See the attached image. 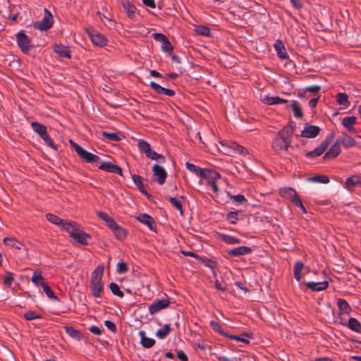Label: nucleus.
Here are the masks:
<instances>
[{"label": "nucleus", "instance_id": "obj_20", "mask_svg": "<svg viewBox=\"0 0 361 361\" xmlns=\"http://www.w3.org/2000/svg\"><path fill=\"white\" fill-rule=\"evenodd\" d=\"M252 247L247 246H240L233 249L228 250L227 253L231 257H240L252 253Z\"/></svg>", "mask_w": 361, "mask_h": 361}, {"label": "nucleus", "instance_id": "obj_38", "mask_svg": "<svg viewBox=\"0 0 361 361\" xmlns=\"http://www.w3.org/2000/svg\"><path fill=\"white\" fill-rule=\"evenodd\" d=\"M213 172L216 173V175H217V176H215V174H213L212 176H211L210 177H207V179H208V185L211 186L212 188V190L214 192L216 193L219 192V188H218V185L216 184V180L219 178H220L221 177V175L219 172L216 171L215 170L213 169Z\"/></svg>", "mask_w": 361, "mask_h": 361}, {"label": "nucleus", "instance_id": "obj_59", "mask_svg": "<svg viewBox=\"0 0 361 361\" xmlns=\"http://www.w3.org/2000/svg\"><path fill=\"white\" fill-rule=\"evenodd\" d=\"M13 275V274L12 272L8 271L6 272V276L4 278V284L8 288L11 286L12 283L14 281Z\"/></svg>", "mask_w": 361, "mask_h": 361}, {"label": "nucleus", "instance_id": "obj_48", "mask_svg": "<svg viewBox=\"0 0 361 361\" xmlns=\"http://www.w3.org/2000/svg\"><path fill=\"white\" fill-rule=\"evenodd\" d=\"M104 269V265H98L92 273L90 280H102Z\"/></svg>", "mask_w": 361, "mask_h": 361}, {"label": "nucleus", "instance_id": "obj_41", "mask_svg": "<svg viewBox=\"0 0 361 361\" xmlns=\"http://www.w3.org/2000/svg\"><path fill=\"white\" fill-rule=\"evenodd\" d=\"M171 324H166L164 325L163 328L159 329L156 332V336L159 339L165 338L171 332Z\"/></svg>", "mask_w": 361, "mask_h": 361}, {"label": "nucleus", "instance_id": "obj_64", "mask_svg": "<svg viewBox=\"0 0 361 361\" xmlns=\"http://www.w3.org/2000/svg\"><path fill=\"white\" fill-rule=\"evenodd\" d=\"M104 325L111 332L115 334L117 331V327L113 322L110 320H106L104 321Z\"/></svg>", "mask_w": 361, "mask_h": 361}, {"label": "nucleus", "instance_id": "obj_46", "mask_svg": "<svg viewBox=\"0 0 361 361\" xmlns=\"http://www.w3.org/2000/svg\"><path fill=\"white\" fill-rule=\"evenodd\" d=\"M291 109L296 118H302L303 112L299 102L296 100L292 101Z\"/></svg>", "mask_w": 361, "mask_h": 361}, {"label": "nucleus", "instance_id": "obj_8", "mask_svg": "<svg viewBox=\"0 0 361 361\" xmlns=\"http://www.w3.org/2000/svg\"><path fill=\"white\" fill-rule=\"evenodd\" d=\"M152 181L158 183L159 185H163L167 177V172L164 168L158 164H154L152 169Z\"/></svg>", "mask_w": 361, "mask_h": 361}, {"label": "nucleus", "instance_id": "obj_31", "mask_svg": "<svg viewBox=\"0 0 361 361\" xmlns=\"http://www.w3.org/2000/svg\"><path fill=\"white\" fill-rule=\"evenodd\" d=\"M183 196H180V198L177 197H166V200L170 202V203L179 212L181 216L184 215V209L183 206Z\"/></svg>", "mask_w": 361, "mask_h": 361}, {"label": "nucleus", "instance_id": "obj_30", "mask_svg": "<svg viewBox=\"0 0 361 361\" xmlns=\"http://www.w3.org/2000/svg\"><path fill=\"white\" fill-rule=\"evenodd\" d=\"M139 335L140 336V343L143 348H150L154 345L155 340L146 336L145 331H140Z\"/></svg>", "mask_w": 361, "mask_h": 361}, {"label": "nucleus", "instance_id": "obj_25", "mask_svg": "<svg viewBox=\"0 0 361 361\" xmlns=\"http://www.w3.org/2000/svg\"><path fill=\"white\" fill-rule=\"evenodd\" d=\"M277 56L281 59H288V55L286 52L285 46L282 40L277 39L274 44Z\"/></svg>", "mask_w": 361, "mask_h": 361}, {"label": "nucleus", "instance_id": "obj_60", "mask_svg": "<svg viewBox=\"0 0 361 361\" xmlns=\"http://www.w3.org/2000/svg\"><path fill=\"white\" fill-rule=\"evenodd\" d=\"M128 271V265L126 262L121 261L116 265V271L119 274H125Z\"/></svg>", "mask_w": 361, "mask_h": 361}, {"label": "nucleus", "instance_id": "obj_29", "mask_svg": "<svg viewBox=\"0 0 361 361\" xmlns=\"http://www.w3.org/2000/svg\"><path fill=\"white\" fill-rule=\"evenodd\" d=\"M218 236L221 241L228 245L240 244L242 243L240 238L228 234L219 233H218Z\"/></svg>", "mask_w": 361, "mask_h": 361}, {"label": "nucleus", "instance_id": "obj_16", "mask_svg": "<svg viewBox=\"0 0 361 361\" xmlns=\"http://www.w3.org/2000/svg\"><path fill=\"white\" fill-rule=\"evenodd\" d=\"M90 288L94 298H101L104 289L102 280H90Z\"/></svg>", "mask_w": 361, "mask_h": 361}, {"label": "nucleus", "instance_id": "obj_40", "mask_svg": "<svg viewBox=\"0 0 361 361\" xmlns=\"http://www.w3.org/2000/svg\"><path fill=\"white\" fill-rule=\"evenodd\" d=\"M209 326L214 332L218 333L219 334L226 338H228L229 334L223 330L221 325L219 322L215 321H211L209 322Z\"/></svg>", "mask_w": 361, "mask_h": 361}, {"label": "nucleus", "instance_id": "obj_32", "mask_svg": "<svg viewBox=\"0 0 361 361\" xmlns=\"http://www.w3.org/2000/svg\"><path fill=\"white\" fill-rule=\"evenodd\" d=\"M280 194L283 197L289 199L292 202H293L295 199L298 197L297 192L293 188L281 189L280 190Z\"/></svg>", "mask_w": 361, "mask_h": 361}, {"label": "nucleus", "instance_id": "obj_13", "mask_svg": "<svg viewBox=\"0 0 361 361\" xmlns=\"http://www.w3.org/2000/svg\"><path fill=\"white\" fill-rule=\"evenodd\" d=\"M78 152H77V154L86 163H97L101 160L99 156L87 152L82 147L81 149L78 148Z\"/></svg>", "mask_w": 361, "mask_h": 361}, {"label": "nucleus", "instance_id": "obj_27", "mask_svg": "<svg viewBox=\"0 0 361 361\" xmlns=\"http://www.w3.org/2000/svg\"><path fill=\"white\" fill-rule=\"evenodd\" d=\"M54 51L58 54L59 57L71 59V54L68 47H64L62 44H55L53 47Z\"/></svg>", "mask_w": 361, "mask_h": 361}, {"label": "nucleus", "instance_id": "obj_2", "mask_svg": "<svg viewBox=\"0 0 361 361\" xmlns=\"http://www.w3.org/2000/svg\"><path fill=\"white\" fill-rule=\"evenodd\" d=\"M30 125L32 130L40 137V138L47 146L50 147L56 151L59 150V145L55 144L53 140L49 135L46 126L35 121L32 122Z\"/></svg>", "mask_w": 361, "mask_h": 361}, {"label": "nucleus", "instance_id": "obj_7", "mask_svg": "<svg viewBox=\"0 0 361 361\" xmlns=\"http://www.w3.org/2000/svg\"><path fill=\"white\" fill-rule=\"evenodd\" d=\"M185 166L188 170L204 179L207 178V177H210L213 174H216L213 172V169H202L188 161L185 163ZM215 176H217V175H215Z\"/></svg>", "mask_w": 361, "mask_h": 361}, {"label": "nucleus", "instance_id": "obj_18", "mask_svg": "<svg viewBox=\"0 0 361 361\" xmlns=\"http://www.w3.org/2000/svg\"><path fill=\"white\" fill-rule=\"evenodd\" d=\"M341 152L340 143L336 140L330 149L323 156L324 160L333 159L338 157Z\"/></svg>", "mask_w": 361, "mask_h": 361}, {"label": "nucleus", "instance_id": "obj_44", "mask_svg": "<svg viewBox=\"0 0 361 361\" xmlns=\"http://www.w3.org/2000/svg\"><path fill=\"white\" fill-rule=\"evenodd\" d=\"M102 135L109 140L116 142L121 140L123 137L120 133H108L106 131H102Z\"/></svg>", "mask_w": 361, "mask_h": 361}, {"label": "nucleus", "instance_id": "obj_58", "mask_svg": "<svg viewBox=\"0 0 361 361\" xmlns=\"http://www.w3.org/2000/svg\"><path fill=\"white\" fill-rule=\"evenodd\" d=\"M231 147L239 154H247L248 153L247 149L245 147L236 142H233Z\"/></svg>", "mask_w": 361, "mask_h": 361}, {"label": "nucleus", "instance_id": "obj_35", "mask_svg": "<svg viewBox=\"0 0 361 361\" xmlns=\"http://www.w3.org/2000/svg\"><path fill=\"white\" fill-rule=\"evenodd\" d=\"M345 188L361 186V176L355 175L347 178L345 181Z\"/></svg>", "mask_w": 361, "mask_h": 361}, {"label": "nucleus", "instance_id": "obj_23", "mask_svg": "<svg viewBox=\"0 0 361 361\" xmlns=\"http://www.w3.org/2000/svg\"><path fill=\"white\" fill-rule=\"evenodd\" d=\"M306 287L314 292H319L326 290L329 286V282L324 281L322 282L310 281L305 283Z\"/></svg>", "mask_w": 361, "mask_h": 361}, {"label": "nucleus", "instance_id": "obj_61", "mask_svg": "<svg viewBox=\"0 0 361 361\" xmlns=\"http://www.w3.org/2000/svg\"><path fill=\"white\" fill-rule=\"evenodd\" d=\"M24 318L28 321L40 319L42 317L39 314H37L34 311H28L24 314Z\"/></svg>", "mask_w": 361, "mask_h": 361}, {"label": "nucleus", "instance_id": "obj_62", "mask_svg": "<svg viewBox=\"0 0 361 361\" xmlns=\"http://www.w3.org/2000/svg\"><path fill=\"white\" fill-rule=\"evenodd\" d=\"M202 259V262L204 264V265L207 267H209L212 269H214V268L217 265V262L213 259L205 258V259Z\"/></svg>", "mask_w": 361, "mask_h": 361}, {"label": "nucleus", "instance_id": "obj_3", "mask_svg": "<svg viewBox=\"0 0 361 361\" xmlns=\"http://www.w3.org/2000/svg\"><path fill=\"white\" fill-rule=\"evenodd\" d=\"M334 137V133L332 132L329 135L320 145L312 151L305 153V157L308 159H314L315 157L321 156L328 148L330 143L332 142Z\"/></svg>", "mask_w": 361, "mask_h": 361}, {"label": "nucleus", "instance_id": "obj_55", "mask_svg": "<svg viewBox=\"0 0 361 361\" xmlns=\"http://www.w3.org/2000/svg\"><path fill=\"white\" fill-rule=\"evenodd\" d=\"M42 287L43 288L44 292L46 293L47 296L49 298L52 299L57 302L60 301L59 297L55 295L54 293L52 291V290L51 289V288L48 286V284L47 283H43Z\"/></svg>", "mask_w": 361, "mask_h": 361}, {"label": "nucleus", "instance_id": "obj_47", "mask_svg": "<svg viewBox=\"0 0 361 361\" xmlns=\"http://www.w3.org/2000/svg\"><path fill=\"white\" fill-rule=\"evenodd\" d=\"M61 228L67 231L69 233V235L71 236V232L72 229H76L78 227V224L75 221H67L63 219V222L59 226Z\"/></svg>", "mask_w": 361, "mask_h": 361}, {"label": "nucleus", "instance_id": "obj_19", "mask_svg": "<svg viewBox=\"0 0 361 361\" xmlns=\"http://www.w3.org/2000/svg\"><path fill=\"white\" fill-rule=\"evenodd\" d=\"M140 223L146 225L150 231H156V225L154 219L147 214H141L136 217Z\"/></svg>", "mask_w": 361, "mask_h": 361}, {"label": "nucleus", "instance_id": "obj_56", "mask_svg": "<svg viewBox=\"0 0 361 361\" xmlns=\"http://www.w3.org/2000/svg\"><path fill=\"white\" fill-rule=\"evenodd\" d=\"M46 219L50 223H51L53 224H55V225H57V226H60L61 224L63 222V219H61L57 215L54 214H51V213H49V214H46Z\"/></svg>", "mask_w": 361, "mask_h": 361}, {"label": "nucleus", "instance_id": "obj_12", "mask_svg": "<svg viewBox=\"0 0 361 361\" xmlns=\"http://www.w3.org/2000/svg\"><path fill=\"white\" fill-rule=\"evenodd\" d=\"M109 228L113 232L115 238L119 241H123L128 234V230L117 224L116 221Z\"/></svg>", "mask_w": 361, "mask_h": 361}, {"label": "nucleus", "instance_id": "obj_24", "mask_svg": "<svg viewBox=\"0 0 361 361\" xmlns=\"http://www.w3.org/2000/svg\"><path fill=\"white\" fill-rule=\"evenodd\" d=\"M342 326H348L350 330L360 333L361 332V323L355 318L350 317L348 321L346 322H338Z\"/></svg>", "mask_w": 361, "mask_h": 361}, {"label": "nucleus", "instance_id": "obj_10", "mask_svg": "<svg viewBox=\"0 0 361 361\" xmlns=\"http://www.w3.org/2000/svg\"><path fill=\"white\" fill-rule=\"evenodd\" d=\"M71 237L82 245H87L89 244L88 239L92 238L90 234L80 229L78 227L76 229H72Z\"/></svg>", "mask_w": 361, "mask_h": 361}, {"label": "nucleus", "instance_id": "obj_39", "mask_svg": "<svg viewBox=\"0 0 361 361\" xmlns=\"http://www.w3.org/2000/svg\"><path fill=\"white\" fill-rule=\"evenodd\" d=\"M336 98L338 104L341 105L345 108H348L350 105L348 100V95L345 92H338L336 94Z\"/></svg>", "mask_w": 361, "mask_h": 361}, {"label": "nucleus", "instance_id": "obj_33", "mask_svg": "<svg viewBox=\"0 0 361 361\" xmlns=\"http://www.w3.org/2000/svg\"><path fill=\"white\" fill-rule=\"evenodd\" d=\"M64 329L66 333L71 338L77 340L81 341L82 339V334L80 331L75 329L71 326H64Z\"/></svg>", "mask_w": 361, "mask_h": 361}, {"label": "nucleus", "instance_id": "obj_51", "mask_svg": "<svg viewBox=\"0 0 361 361\" xmlns=\"http://www.w3.org/2000/svg\"><path fill=\"white\" fill-rule=\"evenodd\" d=\"M98 216L105 221L106 226L109 227L111 225H113V224L116 221L114 218L110 216L107 213L104 212L99 211L97 212Z\"/></svg>", "mask_w": 361, "mask_h": 361}, {"label": "nucleus", "instance_id": "obj_1", "mask_svg": "<svg viewBox=\"0 0 361 361\" xmlns=\"http://www.w3.org/2000/svg\"><path fill=\"white\" fill-rule=\"evenodd\" d=\"M291 132L286 129H281L272 142V148L276 152L287 150L291 143Z\"/></svg>", "mask_w": 361, "mask_h": 361}, {"label": "nucleus", "instance_id": "obj_15", "mask_svg": "<svg viewBox=\"0 0 361 361\" xmlns=\"http://www.w3.org/2000/svg\"><path fill=\"white\" fill-rule=\"evenodd\" d=\"M99 169L100 170L111 173H116L119 176H123V170L122 169L116 164H112L110 161H104L99 165Z\"/></svg>", "mask_w": 361, "mask_h": 361}, {"label": "nucleus", "instance_id": "obj_4", "mask_svg": "<svg viewBox=\"0 0 361 361\" xmlns=\"http://www.w3.org/2000/svg\"><path fill=\"white\" fill-rule=\"evenodd\" d=\"M85 30L94 45L100 47H104L107 45L108 39L106 37L94 30V27H86Z\"/></svg>", "mask_w": 361, "mask_h": 361}, {"label": "nucleus", "instance_id": "obj_11", "mask_svg": "<svg viewBox=\"0 0 361 361\" xmlns=\"http://www.w3.org/2000/svg\"><path fill=\"white\" fill-rule=\"evenodd\" d=\"M152 36L156 41L161 42V49L164 51L167 54H171V52L173 51V47L165 35L162 33L154 32L152 35Z\"/></svg>", "mask_w": 361, "mask_h": 361}, {"label": "nucleus", "instance_id": "obj_34", "mask_svg": "<svg viewBox=\"0 0 361 361\" xmlns=\"http://www.w3.org/2000/svg\"><path fill=\"white\" fill-rule=\"evenodd\" d=\"M3 242L8 246L13 247L16 250H20L24 246L23 243L18 241L14 238L6 237L3 239Z\"/></svg>", "mask_w": 361, "mask_h": 361}, {"label": "nucleus", "instance_id": "obj_6", "mask_svg": "<svg viewBox=\"0 0 361 361\" xmlns=\"http://www.w3.org/2000/svg\"><path fill=\"white\" fill-rule=\"evenodd\" d=\"M44 18L40 21H35L33 23V27L35 29L41 31H47L52 27L54 19L51 12L47 9L44 10Z\"/></svg>", "mask_w": 361, "mask_h": 361}, {"label": "nucleus", "instance_id": "obj_43", "mask_svg": "<svg viewBox=\"0 0 361 361\" xmlns=\"http://www.w3.org/2000/svg\"><path fill=\"white\" fill-rule=\"evenodd\" d=\"M304 268V264L302 262L298 261L295 262L293 268V276L296 281H300L302 278L301 271Z\"/></svg>", "mask_w": 361, "mask_h": 361}, {"label": "nucleus", "instance_id": "obj_22", "mask_svg": "<svg viewBox=\"0 0 361 361\" xmlns=\"http://www.w3.org/2000/svg\"><path fill=\"white\" fill-rule=\"evenodd\" d=\"M150 87L155 91L157 94H164L169 97H173L176 94L174 90L171 89L165 88L155 82H150Z\"/></svg>", "mask_w": 361, "mask_h": 361}, {"label": "nucleus", "instance_id": "obj_37", "mask_svg": "<svg viewBox=\"0 0 361 361\" xmlns=\"http://www.w3.org/2000/svg\"><path fill=\"white\" fill-rule=\"evenodd\" d=\"M356 117L353 116L345 117L343 118L342 125L349 131L355 132V129L353 127V125L356 123Z\"/></svg>", "mask_w": 361, "mask_h": 361}, {"label": "nucleus", "instance_id": "obj_9", "mask_svg": "<svg viewBox=\"0 0 361 361\" xmlns=\"http://www.w3.org/2000/svg\"><path fill=\"white\" fill-rule=\"evenodd\" d=\"M170 300L168 298H161L154 300L149 305V312L154 315L162 310L167 308L170 305Z\"/></svg>", "mask_w": 361, "mask_h": 361}, {"label": "nucleus", "instance_id": "obj_54", "mask_svg": "<svg viewBox=\"0 0 361 361\" xmlns=\"http://www.w3.org/2000/svg\"><path fill=\"white\" fill-rule=\"evenodd\" d=\"M109 287L113 295L118 296L119 298H123L124 296L123 292L121 290L118 285L116 283H110Z\"/></svg>", "mask_w": 361, "mask_h": 361}, {"label": "nucleus", "instance_id": "obj_21", "mask_svg": "<svg viewBox=\"0 0 361 361\" xmlns=\"http://www.w3.org/2000/svg\"><path fill=\"white\" fill-rule=\"evenodd\" d=\"M337 305L339 310L337 319H341V316H343V314L348 315L350 314L352 308L345 299L338 298L337 301Z\"/></svg>", "mask_w": 361, "mask_h": 361}, {"label": "nucleus", "instance_id": "obj_26", "mask_svg": "<svg viewBox=\"0 0 361 361\" xmlns=\"http://www.w3.org/2000/svg\"><path fill=\"white\" fill-rule=\"evenodd\" d=\"M254 337V334L252 332H244L240 335L230 334L228 336V338L231 340H235L240 341L243 343L248 344L250 342L248 339H252Z\"/></svg>", "mask_w": 361, "mask_h": 361}, {"label": "nucleus", "instance_id": "obj_63", "mask_svg": "<svg viewBox=\"0 0 361 361\" xmlns=\"http://www.w3.org/2000/svg\"><path fill=\"white\" fill-rule=\"evenodd\" d=\"M304 90L305 92H312L314 95H317L321 90V87L319 85L308 86V87H305L304 89Z\"/></svg>", "mask_w": 361, "mask_h": 361}, {"label": "nucleus", "instance_id": "obj_57", "mask_svg": "<svg viewBox=\"0 0 361 361\" xmlns=\"http://www.w3.org/2000/svg\"><path fill=\"white\" fill-rule=\"evenodd\" d=\"M277 97H269V95H264L261 97V101L263 104L267 105L276 104Z\"/></svg>", "mask_w": 361, "mask_h": 361}, {"label": "nucleus", "instance_id": "obj_50", "mask_svg": "<svg viewBox=\"0 0 361 361\" xmlns=\"http://www.w3.org/2000/svg\"><path fill=\"white\" fill-rule=\"evenodd\" d=\"M195 31L197 34L204 36L209 37L210 36L211 32L210 29L207 25H198L195 26Z\"/></svg>", "mask_w": 361, "mask_h": 361}, {"label": "nucleus", "instance_id": "obj_17", "mask_svg": "<svg viewBox=\"0 0 361 361\" xmlns=\"http://www.w3.org/2000/svg\"><path fill=\"white\" fill-rule=\"evenodd\" d=\"M320 130V128L317 126L307 125L302 130L300 136L307 138H314L319 135Z\"/></svg>", "mask_w": 361, "mask_h": 361}, {"label": "nucleus", "instance_id": "obj_28", "mask_svg": "<svg viewBox=\"0 0 361 361\" xmlns=\"http://www.w3.org/2000/svg\"><path fill=\"white\" fill-rule=\"evenodd\" d=\"M132 179L135 185L137 187L140 192L145 195L148 198H149L151 195L147 192L145 186L142 183L143 178L140 175L134 174L132 176Z\"/></svg>", "mask_w": 361, "mask_h": 361}, {"label": "nucleus", "instance_id": "obj_36", "mask_svg": "<svg viewBox=\"0 0 361 361\" xmlns=\"http://www.w3.org/2000/svg\"><path fill=\"white\" fill-rule=\"evenodd\" d=\"M122 5L127 16L130 19H133L135 17L136 7L130 1L123 2Z\"/></svg>", "mask_w": 361, "mask_h": 361}, {"label": "nucleus", "instance_id": "obj_52", "mask_svg": "<svg viewBox=\"0 0 361 361\" xmlns=\"http://www.w3.org/2000/svg\"><path fill=\"white\" fill-rule=\"evenodd\" d=\"M137 147L141 153H144L145 155L151 149V145L149 142L144 140H139L137 142Z\"/></svg>", "mask_w": 361, "mask_h": 361}, {"label": "nucleus", "instance_id": "obj_45", "mask_svg": "<svg viewBox=\"0 0 361 361\" xmlns=\"http://www.w3.org/2000/svg\"><path fill=\"white\" fill-rule=\"evenodd\" d=\"M341 143L345 149H348L357 145V142L355 140V139H353L352 137L347 135L346 133L343 134V137L341 140Z\"/></svg>", "mask_w": 361, "mask_h": 361}, {"label": "nucleus", "instance_id": "obj_14", "mask_svg": "<svg viewBox=\"0 0 361 361\" xmlns=\"http://www.w3.org/2000/svg\"><path fill=\"white\" fill-rule=\"evenodd\" d=\"M78 152H77V154L86 163H97L101 160L99 156L87 152L82 147L81 149L78 148Z\"/></svg>", "mask_w": 361, "mask_h": 361}, {"label": "nucleus", "instance_id": "obj_42", "mask_svg": "<svg viewBox=\"0 0 361 361\" xmlns=\"http://www.w3.org/2000/svg\"><path fill=\"white\" fill-rule=\"evenodd\" d=\"M308 182H312V183H329V178L326 175H317L312 177H308L306 179Z\"/></svg>", "mask_w": 361, "mask_h": 361}, {"label": "nucleus", "instance_id": "obj_5", "mask_svg": "<svg viewBox=\"0 0 361 361\" xmlns=\"http://www.w3.org/2000/svg\"><path fill=\"white\" fill-rule=\"evenodd\" d=\"M16 41L18 47L23 54H28L35 47L31 39L23 30H20L16 34Z\"/></svg>", "mask_w": 361, "mask_h": 361}, {"label": "nucleus", "instance_id": "obj_53", "mask_svg": "<svg viewBox=\"0 0 361 361\" xmlns=\"http://www.w3.org/2000/svg\"><path fill=\"white\" fill-rule=\"evenodd\" d=\"M239 211H231L226 214V220L231 224H236L238 221Z\"/></svg>", "mask_w": 361, "mask_h": 361}, {"label": "nucleus", "instance_id": "obj_49", "mask_svg": "<svg viewBox=\"0 0 361 361\" xmlns=\"http://www.w3.org/2000/svg\"><path fill=\"white\" fill-rule=\"evenodd\" d=\"M32 281L37 286H42V284L46 283L44 281V278L42 275L41 271H35L33 273L32 276Z\"/></svg>", "mask_w": 361, "mask_h": 361}]
</instances>
